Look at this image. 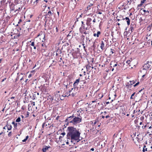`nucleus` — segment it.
Segmentation results:
<instances>
[{
  "mask_svg": "<svg viewBox=\"0 0 152 152\" xmlns=\"http://www.w3.org/2000/svg\"><path fill=\"white\" fill-rule=\"evenodd\" d=\"M67 129L68 132L66 135L67 139L71 140V142L74 144H75L73 142L74 141H77L78 142L80 140V137L81 133L78 129L77 130L73 126H69Z\"/></svg>",
  "mask_w": 152,
  "mask_h": 152,
  "instance_id": "f257e3e1",
  "label": "nucleus"
},
{
  "mask_svg": "<svg viewBox=\"0 0 152 152\" xmlns=\"http://www.w3.org/2000/svg\"><path fill=\"white\" fill-rule=\"evenodd\" d=\"M79 115L80 117H74L73 118L72 120L69 121V123H72L74 124H76L79 123L81 122L82 121V118L80 115Z\"/></svg>",
  "mask_w": 152,
  "mask_h": 152,
  "instance_id": "f03ea898",
  "label": "nucleus"
},
{
  "mask_svg": "<svg viewBox=\"0 0 152 152\" xmlns=\"http://www.w3.org/2000/svg\"><path fill=\"white\" fill-rule=\"evenodd\" d=\"M82 80H80V78H78L75 81V82L73 84V87L74 89H77L78 87H77V86L78 85L79 83L80 82H83Z\"/></svg>",
  "mask_w": 152,
  "mask_h": 152,
  "instance_id": "7ed1b4c3",
  "label": "nucleus"
},
{
  "mask_svg": "<svg viewBox=\"0 0 152 152\" xmlns=\"http://www.w3.org/2000/svg\"><path fill=\"white\" fill-rule=\"evenodd\" d=\"M30 42L31 43V44H30V45L31 46H33L34 47V49L35 50L37 49V50L38 49V48H39L38 46L37 45L38 43H37L36 42L35 43L34 41H30Z\"/></svg>",
  "mask_w": 152,
  "mask_h": 152,
  "instance_id": "20e7f679",
  "label": "nucleus"
},
{
  "mask_svg": "<svg viewBox=\"0 0 152 152\" xmlns=\"http://www.w3.org/2000/svg\"><path fill=\"white\" fill-rule=\"evenodd\" d=\"M149 63L148 61H147L146 64H145L143 66V70H147V69H148L151 66V65L149 64Z\"/></svg>",
  "mask_w": 152,
  "mask_h": 152,
  "instance_id": "39448f33",
  "label": "nucleus"
},
{
  "mask_svg": "<svg viewBox=\"0 0 152 152\" xmlns=\"http://www.w3.org/2000/svg\"><path fill=\"white\" fill-rule=\"evenodd\" d=\"M17 7L16 5H15L14 4L12 3H11L10 5V7L11 11H15L16 9L15 8Z\"/></svg>",
  "mask_w": 152,
  "mask_h": 152,
  "instance_id": "423d86ee",
  "label": "nucleus"
},
{
  "mask_svg": "<svg viewBox=\"0 0 152 152\" xmlns=\"http://www.w3.org/2000/svg\"><path fill=\"white\" fill-rule=\"evenodd\" d=\"M32 2V0H31L30 1H29V0H23V4L25 5H28V4H31Z\"/></svg>",
  "mask_w": 152,
  "mask_h": 152,
  "instance_id": "0eeeda50",
  "label": "nucleus"
},
{
  "mask_svg": "<svg viewBox=\"0 0 152 152\" xmlns=\"http://www.w3.org/2000/svg\"><path fill=\"white\" fill-rule=\"evenodd\" d=\"M39 36H40L41 37L43 38V39H44L45 41V34L43 33L42 31H41L37 35L38 37Z\"/></svg>",
  "mask_w": 152,
  "mask_h": 152,
  "instance_id": "6e6552de",
  "label": "nucleus"
},
{
  "mask_svg": "<svg viewBox=\"0 0 152 152\" xmlns=\"http://www.w3.org/2000/svg\"><path fill=\"white\" fill-rule=\"evenodd\" d=\"M74 115H72V116H70L69 117H68L67 118H66L65 120V122H67L68 123H69V121H70L71 119L74 117Z\"/></svg>",
  "mask_w": 152,
  "mask_h": 152,
  "instance_id": "1a4fd4ad",
  "label": "nucleus"
},
{
  "mask_svg": "<svg viewBox=\"0 0 152 152\" xmlns=\"http://www.w3.org/2000/svg\"><path fill=\"white\" fill-rule=\"evenodd\" d=\"M132 82L130 81L129 82L127 83L126 84V86L127 87V88H131L132 87Z\"/></svg>",
  "mask_w": 152,
  "mask_h": 152,
  "instance_id": "9d476101",
  "label": "nucleus"
},
{
  "mask_svg": "<svg viewBox=\"0 0 152 152\" xmlns=\"http://www.w3.org/2000/svg\"><path fill=\"white\" fill-rule=\"evenodd\" d=\"M125 19H126V22L127 23V24L128 26H129L130 24V20L129 19V18L127 17H126L125 18H123L122 20H124Z\"/></svg>",
  "mask_w": 152,
  "mask_h": 152,
  "instance_id": "9b49d317",
  "label": "nucleus"
},
{
  "mask_svg": "<svg viewBox=\"0 0 152 152\" xmlns=\"http://www.w3.org/2000/svg\"><path fill=\"white\" fill-rule=\"evenodd\" d=\"M45 146V147H44L42 149V152H46L47 150L49 148H50V146L48 147L46 146Z\"/></svg>",
  "mask_w": 152,
  "mask_h": 152,
  "instance_id": "f8f14e48",
  "label": "nucleus"
},
{
  "mask_svg": "<svg viewBox=\"0 0 152 152\" xmlns=\"http://www.w3.org/2000/svg\"><path fill=\"white\" fill-rule=\"evenodd\" d=\"M104 43L103 41H102L101 42L100 48L102 50L104 49Z\"/></svg>",
  "mask_w": 152,
  "mask_h": 152,
  "instance_id": "ddd939ff",
  "label": "nucleus"
},
{
  "mask_svg": "<svg viewBox=\"0 0 152 152\" xmlns=\"http://www.w3.org/2000/svg\"><path fill=\"white\" fill-rule=\"evenodd\" d=\"M6 127L8 130H10L12 129V126L11 125L9 124L8 122H7L6 125Z\"/></svg>",
  "mask_w": 152,
  "mask_h": 152,
  "instance_id": "4468645a",
  "label": "nucleus"
},
{
  "mask_svg": "<svg viewBox=\"0 0 152 152\" xmlns=\"http://www.w3.org/2000/svg\"><path fill=\"white\" fill-rule=\"evenodd\" d=\"M101 34V33L100 31H97V34H94L93 36L94 37L96 36L97 37H99V35H100Z\"/></svg>",
  "mask_w": 152,
  "mask_h": 152,
  "instance_id": "2eb2a0df",
  "label": "nucleus"
},
{
  "mask_svg": "<svg viewBox=\"0 0 152 152\" xmlns=\"http://www.w3.org/2000/svg\"><path fill=\"white\" fill-rule=\"evenodd\" d=\"M22 74H21V75H20L18 76L16 79V81H17L18 80H19V79H20V80L21 81L22 80L23 77H20L21 75L22 76Z\"/></svg>",
  "mask_w": 152,
  "mask_h": 152,
  "instance_id": "dca6fc26",
  "label": "nucleus"
},
{
  "mask_svg": "<svg viewBox=\"0 0 152 152\" xmlns=\"http://www.w3.org/2000/svg\"><path fill=\"white\" fill-rule=\"evenodd\" d=\"M21 2L22 0H14V3L16 4H17Z\"/></svg>",
  "mask_w": 152,
  "mask_h": 152,
  "instance_id": "f3484780",
  "label": "nucleus"
},
{
  "mask_svg": "<svg viewBox=\"0 0 152 152\" xmlns=\"http://www.w3.org/2000/svg\"><path fill=\"white\" fill-rule=\"evenodd\" d=\"M12 124L14 125V128L17 129L18 124L17 123H15L14 121H13L12 122Z\"/></svg>",
  "mask_w": 152,
  "mask_h": 152,
  "instance_id": "a211bd4d",
  "label": "nucleus"
},
{
  "mask_svg": "<svg viewBox=\"0 0 152 152\" xmlns=\"http://www.w3.org/2000/svg\"><path fill=\"white\" fill-rule=\"evenodd\" d=\"M22 7H19L18 9H16V10L15 11V12H16L17 13H18L19 12V11L21 10L22 9Z\"/></svg>",
  "mask_w": 152,
  "mask_h": 152,
  "instance_id": "6ab92c4d",
  "label": "nucleus"
},
{
  "mask_svg": "<svg viewBox=\"0 0 152 152\" xmlns=\"http://www.w3.org/2000/svg\"><path fill=\"white\" fill-rule=\"evenodd\" d=\"M92 19L90 18H88L87 20V24H89V23L91 21Z\"/></svg>",
  "mask_w": 152,
  "mask_h": 152,
  "instance_id": "aec40b11",
  "label": "nucleus"
},
{
  "mask_svg": "<svg viewBox=\"0 0 152 152\" xmlns=\"http://www.w3.org/2000/svg\"><path fill=\"white\" fill-rule=\"evenodd\" d=\"M83 82H83V85H82L81 86H80V88H84V84H85L86 83V81L83 80Z\"/></svg>",
  "mask_w": 152,
  "mask_h": 152,
  "instance_id": "412c9836",
  "label": "nucleus"
},
{
  "mask_svg": "<svg viewBox=\"0 0 152 152\" xmlns=\"http://www.w3.org/2000/svg\"><path fill=\"white\" fill-rule=\"evenodd\" d=\"M93 45L91 46V47L93 48L94 50L96 47V46L95 45L96 43V41L93 42Z\"/></svg>",
  "mask_w": 152,
  "mask_h": 152,
  "instance_id": "4be33fe9",
  "label": "nucleus"
},
{
  "mask_svg": "<svg viewBox=\"0 0 152 152\" xmlns=\"http://www.w3.org/2000/svg\"><path fill=\"white\" fill-rule=\"evenodd\" d=\"M57 63V62L55 60H53V63L51 64V65L52 66H55Z\"/></svg>",
  "mask_w": 152,
  "mask_h": 152,
  "instance_id": "5701e85b",
  "label": "nucleus"
},
{
  "mask_svg": "<svg viewBox=\"0 0 152 152\" xmlns=\"http://www.w3.org/2000/svg\"><path fill=\"white\" fill-rule=\"evenodd\" d=\"M84 29H83V28H82V27H80L79 28L80 32L81 33H83V32Z\"/></svg>",
  "mask_w": 152,
  "mask_h": 152,
  "instance_id": "b1692460",
  "label": "nucleus"
},
{
  "mask_svg": "<svg viewBox=\"0 0 152 152\" xmlns=\"http://www.w3.org/2000/svg\"><path fill=\"white\" fill-rule=\"evenodd\" d=\"M53 13H52L51 11H49L48 12V13L47 15H48L49 16L52 15H53Z\"/></svg>",
  "mask_w": 152,
  "mask_h": 152,
  "instance_id": "393cba45",
  "label": "nucleus"
},
{
  "mask_svg": "<svg viewBox=\"0 0 152 152\" xmlns=\"http://www.w3.org/2000/svg\"><path fill=\"white\" fill-rule=\"evenodd\" d=\"M86 69H90V68L91 67V66L90 65L89 63L88 64H87L86 65Z\"/></svg>",
  "mask_w": 152,
  "mask_h": 152,
  "instance_id": "a878e982",
  "label": "nucleus"
},
{
  "mask_svg": "<svg viewBox=\"0 0 152 152\" xmlns=\"http://www.w3.org/2000/svg\"><path fill=\"white\" fill-rule=\"evenodd\" d=\"M132 26V23H131V26H130V29L131 30V33L132 32L133 30H134V27Z\"/></svg>",
  "mask_w": 152,
  "mask_h": 152,
  "instance_id": "bb28decb",
  "label": "nucleus"
},
{
  "mask_svg": "<svg viewBox=\"0 0 152 152\" xmlns=\"http://www.w3.org/2000/svg\"><path fill=\"white\" fill-rule=\"evenodd\" d=\"M21 121V118L20 117H18L16 120V121L17 122H20Z\"/></svg>",
  "mask_w": 152,
  "mask_h": 152,
  "instance_id": "cd10ccee",
  "label": "nucleus"
},
{
  "mask_svg": "<svg viewBox=\"0 0 152 152\" xmlns=\"http://www.w3.org/2000/svg\"><path fill=\"white\" fill-rule=\"evenodd\" d=\"M144 89V88H143L142 89L140 90L139 91V92L138 93H137V94L136 95H135V98H137V95L139 94V92H141V91H142V90L143 89Z\"/></svg>",
  "mask_w": 152,
  "mask_h": 152,
  "instance_id": "c85d7f7f",
  "label": "nucleus"
},
{
  "mask_svg": "<svg viewBox=\"0 0 152 152\" xmlns=\"http://www.w3.org/2000/svg\"><path fill=\"white\" fill-rule=\"evenodd\" d=\"M36 94H33V97L32 98L33 100H34L35 99V98H36Z\"/></svg>",
  "mask_w": 152,
  "mask_h": 152,
  "instance_id": "c756f323",
  "label": "nucleus"
},
{
  "mask_svg": "<svg viewBox=\"0 0 152 152\" xmlns=\"http://www.w3.org/2000/svg\"><path fill=\"white\" fill-rule=\"evenodd\" d=\"M93 5V4H90L87 7V9L88 10L90 9V7L92 6Z\"/></svg>",
  "mask_w": 152,
  "mask_h": 152,
  "instance_id": "7c9ffc66",
  "label": "nucleus"
},
{
  "mask_svg": "<svg viewBox=\"0 0 152 152\" xmlns=\"http://www.w3.org/2000/svg\"><path fill=\"white\" fill-rule=\"evenodd\" d=\"M83 111V110L82 109H80V110L79 111L78 110L77 111V112H78V113H80H80H81V114H83V113H82V111Z\"/></svg>",
  "mask_w": 152,
  "mask_h": 152,
  "instance_id": "2f4dec72",
  "label": "nucleus"
},
{
  "mask_svg": "<svg viewBox=\"0 0 152 152\" xmlns=\"http://www.w3.org/2000/svg\"><path fill=\"white\" fill-rule=\"evenodd\" d=\"M81 23L82 24V25L81 27H82V28H83V29H85V26H84L85 24H84V23H83V21H82Z\"/></svg>",
  "mask_w": 152,
  "mask_h": 152,
  "instance_id": "473e14b6",
  "label": "nucleus"
},
{
  "mask_svg": "<svg viewBox=\"0 0 152 152\" xmlns=\"http://www.w3.org/2000/svg\"><path fill=\"white\" fill-rule=\"evenodd\" d=\"M138 120L136 119L134 121V123L136 125H138Z\"/></svg>",
  "mask_w": 152,
  "mask_h": 152,
  "instance_id": "72a5a7b5",
  "label": "nucleus"
},
{
  "mask_svg": "<svg viewBox=\"0 0 152 152\" xmlns=\"http://www.w3.org/2000/svg\"><path fill=\"white\" fill-rule=\"evenodd\" d=\"M135 94V92L134 93L131 95L130 99H134V98H133V97L134 96Z\"/></svg>",
  "mask_w": 152,
  "mask_h": 152,
  "instance_id": "f704fd0d",
  "label": "nucleus"
},
{
  "mask_svg": "<svg viewBox=\"0 0 152 152\" xmlns=\"http://www.w3.org/2000/svg\"><path fill=\"white\" fill-rule=\"evenodd\" d=\"M83 43L82 44V45L83 46V48L85 51H86V49L85 48V44H84V42L83 41Z\"/></svg>",
  "mask_w": 152,
  "mask_h": 152,
  "instance_id": "c9c22d12",
  "label": "nucleus"
},
{
  "mask_svg": "<svg viewBox=\"0 0 152 152\" xmlns=\"http://www.w3.org/2000/svg\"><path fill=\"white\" fill-rule=\"evenodd\" d=\"M139 83H140V82H138L137 83L133 86H134V87H136L138 85Z\"/></svg>",
  "mask_w": 152,
  "mask_h": 152,
  "instance_id": "e433bc0d",
  "label": "nucleus"
},
{
  "mask_svg": "<svg viewBox=\"0 0 152 152\" xmlns=\"http://www.w3.org/2000/svg\"><path fill=\"white\" fill-rule=\"evenodd\" d=\"M131 62V61L130 60H128L126 62V64H130Z\"/></svg>",
  "mask_w": 152,
  "mask_h": 152,
  "instance_id": "4c0bfd02",
  "label": "nucleus"
},
{
  "mask_svg": "<svg viewBox=\"0 0 152 152\" xmlns=\"http://www.w3.org/2000/svg\"><path fill=\"white\" fill-rule=\"evenodd\" d=\"M8 135L9 137H10L12 135V132H10L8 133Z\"/></svg>",
  "mask_w": 152,
  "mask_h": 152,
  "instance_id": "58836bf2",
  "label": "nucleus"
},
{
  "mask_svg": "<svg viewBox=\"0 0 152 152\" xmlns=\"http://www.w3.org/2000/svg\"><path fill=\"white\" fill-rule=\"evenodd\" d=\"M147 151V148H146L145 149L144 148H143V150H142V151L143 152H145V151Z\"/></svg>",
  "mask_w": 152,
  "mask_h": 152,
  "instance_id": "ea45409f",
  "label": "nucleus"
},
{
  "mask_svg": "<svg viewBox=\"0 0 152 152\" xmlns=\"http://www.w3.org/2000/svg\"><path fill=\"white\" fill-rule=\"evenodd\" d=\"M136 99L137 100V101H136V102H139L140 101H141L142 100V99H141V97L140 98V99H137V98H136Z\"/></svg>",
  "mask_w": 152,
  "mask_h": 152,
  "instance_id": "a19ab883",
  "label": "nucleus"
},
{
  "mask_svg": "<svg viewBox=\"0 0 152 152\" xmlns=\"http://www.w3.org/2000/svg\"><path fill=\"white\" fill-rule=\"evenodd\" d=\"M75 94H74V93H72L71 94V95H72V96H73V97L75 96ZM70 95H71V94H69V96H70Z\"/></svg>",
  "mask_w": 152,
  "mask_h": 152,
  "instance_id": "79ce46f5",
  "label": "nucleus"
},
{
  "mask_svg": "<svg viewBox=\"0 0 152 152\" xmlns=\"http://www.w3.org/2000/svg\"><path fill=\"white\" fill-rule=\"evenodd\" d=\"M151 116L150 115H149V116L150 117L149 119L150 121H151L152 120V115H151Z\"/></svg>",
  "mask_w": 152,
  "mask_h": 152,
  "instance_id": "37998d69",
  "label": "nucleus"
},
{
  "mask_svg": "<svg viewBox=\"0 0 152 152\" xmlns=\"http://www.w3.org/2000/svg\"><path fill=\"white\" fill-rule=\"evenodd\" d=\"M20 34H17V35H16V38H18V37H20Z\"/></svg>",
  "mask_w": 152,
  "mask_h": 152,
  "instance_id": "c03bdc74",
  "label": "nucleus"
},
{
  "mask_svg": "<svg viewBox=\"0 0 152 152\" xmlns=\"http://www.w3.org/2000/svg\"><path fill=\"white\" fill-rule=\"evenodd\" d=\"M144 117L143 116H141V117H140V120H141V121H143L144 119Z\"/></svg>",
  "mask_w": 152,
  "mask_h": 152,
  "instance_id": "a18cd8bd",
  "label": "nucleus"
},
{
  "mask_svg": "<svg viewBox=\"0 0 152 152\" xmlns=\"http://www.w3.org/2000/svg\"><path fill=\"white\" fill-rule=\"evenodd\" d=\"M45 122L43 124H42V129H43L44 127V126L45 125Z\"/></svg>",
  "mask_w": 152,
  "mask_h": 152,
  "instance_id": "49530a36",
  "label": "nucleus"
},
{
  "mask_svg": "<svg viewBox=\"0 0 152 152\" xmlns=\"http://www.w3.org/2000/svg\"><path fill=\"white\" fill-rule=\"evenodd\" d=\"M67 84H68V83H66V82H64L63 83V85L64 86H65Z\"/></svg>",
  "mask_w": 152,
  "mask_h": 152,
  "instance_id": "de8ad7c7",
  "label": "nucleus"
},
{
  "mask_svg": "<svg viewBox=\"0 0 152 152\" xmlns=\"http://www.w3.org/2000/svg\"><path fill=\"white\" fill-rule=\"evenodd\" d=\"M132 82V85H133V84H134V83H135V81H134V80L133 81H131Z\"/></svg>",
  "mask_w": 152,
  "mask_h": 152,
  "instance_id": "09e8293b",
  "label": "nucleus"
},
{
  "mask_svg": "<svg viewBox=\"0 0 152 152\" xmlns=\"http://www.w3.org/2000/svg\"><path fill=\"white\" fill-rule=\"evenodd\" d=\"M145 1H146V0H142L141 1V2L143 4Z\"/></svg>",
  "mask_w": 152,
  "mask_h": 152,
  "instance_id": "8fccbe9b",
  "label": "nucleus"
},
{
  "mask_svg": "<svg viewBox=\"0 0 152 152\" xmlns=\"http://www.w3.org/2000/svg\"><path fill=\"white\" fill-rule=\"evenodd\" d=\"M114 147V145H113L111 146V147H110V148L111 149V151H112V150L113 149V148Z\"/></svg>",
  "mask_w": 152,
  "mask_h": 152,
  "instance_id": "3c124183",
  "label": "nucleus"
},
{
  "mask_svg": "<svg viewBox=\"0 0 152 152\" xmlns=\"http://www.w3.org/2000/svg\"><path fill=\"white\" fill-rule=\"evenodd\" d=\"M142 3H141L140 4L138 5V7H140L142 5Z\"/></svg>",
  "mask_w": 152,
  "mask_h": 152,
  "instance_id": "603ef678",
  "label": "nucleus"
},
{
  "mask_svg": "<svg viewBox=\"0 0 152 152\" xmlns=\"http://www.w3.org/2000/svg\"><path fill=\"white\" fill-rule=\"evenodd\" d=\"M65 134L66 133L65 132H63L61 134L63 135V136L65 135Z\"/></svg>",
  "mask_w": 152,
  "mask_h": 152,
  "instance_id": "864d4df0",
  "label": "nucleus"
},
{
  "mask_svg": "<svg viewBox=\"0 0 152 152\" xmlns=\"http://www.w3.org/2000/svg\"><path fill=\"white\" fill-rule=\"evenodd\" d=\"M22 22V20L21 19H19V21L18 22V24Z\"/></svg>",
  "mask_w": 152,
  "mask_h": 152,
  "instance_id": "5fc2aeb1",
  "label": "nucleus"
},
{
  "mask_svg": "<svg viewBox=\"0 0 152 152\" xmlns=\"http://www.w3.org/2000/svg\"><path fill=\"white\" fill-rule=\"evenodd\" d=\"M146 127H147V126H146V125H145L144 126H142V129H144Z\"/></svg>",
  "mask_w": 152,
  "mask_h": 152,
  "instance_id": "6e6d98bb",
  "label": "nucleus"
},
{
  "mask_svg": "<svg viewBox=\"0 0 152 152\" xmlns=\"http://www.w3.org/2000/svg\"><path fill=\"white\" fill-rule=\"evenodd\" d=\"M96 13H97V14H102V12H98L97 11L96 12Z\"/></svg>",
  "mask_w": 152,
  "mask_h": 152,
  "instance_id": "4d7b16f0",
  "label": "nucleus"
},
{
  "mask_svg": "<svg viewBox=\"0 0 152 152\" xmlns=\"http://www.w3.org/2000/svg\"><path fill=\"white\" fill-rule=\"evenodd\" d=\"M74 89V88H72L71 89V90H69V93H70L72 91V90H73V89Z\"/></svg>",
  "mask_w": 152,
  "mask_h": 152,
  "instance_id": "13d9d810",
  "label": "nucleus"
},
{
  "mask_svg": "<svg viewBox=\"0 0 152 152\" xmlns=\"http://www.w3.org/2000/svg\"><path fill=\"white\" fill-rule=\"evenodd\" d=\"M42 46L44 47L45 46V43H43L42 44Z\"/></svg>",
  "mask_w": 152,
  "mask_h": 152,
  "instance_id": "bf43d9fd",
  "label": "nucleus"
},
{
  "mask_svg": "<svg viewBox=\"0 0 152 152\" xmlns=\"http://www.w3.org/2000/svg\"><path fill=\"white\" fill-rule=\"evenodd\" d=\"M6 78H4L2 80H1V81L2 82H3L5 80H6Z\"/></svg>",
  "mask_w": 152,
  "mask_h": 152,
  "instance_id": "052dcab7",
  "label": "nucleus"
},
{
  "mask_svg": "<svg viewBox=\"0 0 152 152\" xmlns=\"http://www.w3.org/2000/svg\"><path fill=\"white\" fill-rule=\"evenodd\" d=\"M31 76H32V75L31 74H30L29 75H28V78H30V77H31Z\"/></svg>",
  "mask_w": 152,
  "mask_h": 152,
  "instance_id": "680f3d73",
  "label": "nucleus"
},
{
  "mask_svg": "<svg viewBox=\"0 0 152 152\" xmlns=\"http://www.w3.org/2000/svg\"><path fill=\"white\" fill-rule=\"evenodd\" d=\"M94 148H91L90 150L91 151H94Z\"/></svg>",
  "mask_w": 152,
  "mask_h": 152,
  "instance_id": "e2e57ef3",
  "label": "nucleus"
},
{
  "mask_svg": "<svg viewBox=\"0 0 152 152\" xmlns=\"http://www.w3.org/2000/svg\"><path fill=\"white\" fill-rule=\"evenodd\" d=\"M96 121H94V122L93 123V125H95L96 124Z\"/></svg>",
  "mask_w": 152,
  "mask_h": 152,
  "instance_id": "0e129e2a",
  "label": "nucleus"
},
{
  "mask_svg": "<svg viewBox=\"0 0 152 152\" xmlns=\"http://www.w3.org/2000/svg\"><path fill=\"white\" fill-rule=\"evenodd\" d=\"M109 117H110V116H109L108 115H107V116H105V118H109Z\"/></svg>",
  "mask_w": 152,
  "mask_h": 152,
  "instance_id": "69168bd1",
  "label": "nucleus"
},
{
  "mask_svg": "<svg viewBox=\"0 0 152 152\" xmlns=\"http://www.w3.org/2000/svg\"><path fill=\"white\" fill-rule=\"evenodd\" d=\"M28 136H26V138H25V139H26V140H27L28 139Z\"/></svg>",
  "mask_w": 152,
  "mask_h": 152,
  "instance_id": "338daca9",
  "label": "nucleus"
},
{
  "mask_svg": "<svg viewBox=\"0 0 152 152\" xmlns=\"http://www.w3.org/2000/svg\"><path fill=\"white\" fill-rule=\"evenodd\" d=\"M118 65L117 64H115L114 65H113V67H115L116 66Z\"/></svg>",
  "mask_w": 152,
  "mask_h": 152,
  "instance_id": "774afa93",
  "label": "nucleus"
}]
</instances>
